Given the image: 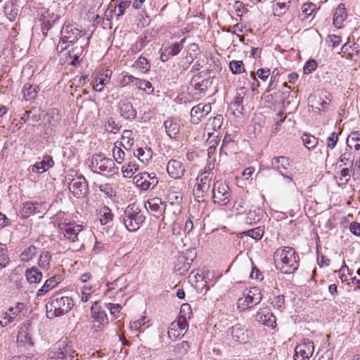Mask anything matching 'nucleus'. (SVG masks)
I'll list each match as a JSON object with an SVG mask.
<instances>
[{"instance_id": "obj_1", "label": "nucleus", "mask_w": 360, "mask_h": 360, "mask_svg": "<svg viewBox=\"0 0 360 360\" xmlns=\"http://www.w3.org/2000/svg\"><path fill=\"white\" fill-rule=\"evenodd\" d=\"M276 268L285 274H293L300 266V257L291 247L278 248L274 254Z\"/></svg>"}, {"instance_id": "obj_2", "label": "nucleus", "mask_w": 360, "mask_h": 360, "mask_svg": "<svg viewBox=\"0 0 360 360\" xmlns=\"http://www.w3.org/2000/svg\"><path fill=\"white\" fill-rule=\"evenodd\" d=\"M74 306L72 299L58 292L52 295L46 304L49 319L59 317L68 313Z\"/></svg>"}, {"instance_id": "obj_3", "label": "nucleus", "mask_w": 360, "mask_h": 360, "mask_svg": "<svg viewBox=\"0 0 360 360\" xmlns=\"http://www.w3.org/2000/svg\"><path fill=\"white\" fill-rule=\"evenodd\" d=\"M84 35V32L81 27L75 22L65 21L60 29V37L59 44L56 49L62 52L70 45L75 44Z\"/></svg>"}, {"instance_id": "obj_4", "label": "nucleus", "mask_w": 360, "mask_h": 360, "mask_svg": "<svg viewBox=\"0 0 360 360\" xmlns=\"http://www.w3.org/2000/svg\"><path fill=\"white\" fill-rule=\"evenodd\" d=\"M145 220L146 217L135 204L129 205L120 217V221L129 231H137Z\"/></svg>"}, {"instance_id": "obj_5", "label": "nucleus", "mask_w": 360, "mask_h": 360, "mask_svg": "<svg viewBox=\"0 0 360 360\" xmlns=\"http://www.w3.org/2000/svg\"><path fill=\"white\" fill-rule=\"evenodd\" d=\"M262 299L261 290L257 287L251 288L245 290L242 296L238 299L237 307L241 311H245L258 304Z\"/></svg>"}, {"instance_id": "obj_6", "label": "nucleus", "mask_w": 360, "mask_h": 360, "mask_svg": "<svg viewBox=\"0 0 360 360\" xmlns=\"http://www.w3.org/2000/svg\"><path fill=\"white\" fill-rule=\"evenodd\" d=\"M90 167L94 172H101L112 175L118 172L113 160L105 158L103 154H94L91 158Z\"/></svg>"}, {"instance_id": "obj_7", "label": "nucleus", "mask_w": 360, "mask_h": 360, "mask_svg": "<svg viewBox=\"0 0 360 360\" xmlns=\"http://www.w3.org/2000/svg\"><path fill=\"white\" fill-rule=\"evenodd\" d=\"M231 198V192L229 186L223 181H217L212 188V199L215 204L226 206Z\"/></svg>"}, {"instance_id": "obj_8", "label": "nucleus", "mask_w": 360, "mask_h": 360, "mask_svg": "<svg viewBox=\"0 0 360 360\" xmlns=\"http://www.w3.org/2000/svg\"><path fill=\"white\" fill-rule=\"evenodd\" d=\"M136 186L142 191L153 189L158 184V179L155 173L141 172L133 178Z\"/></svg>"}, {"instance_id": "obj_9", "label": "nucleus", "mask_w": 360, "mask_h": 360, "mask_svg": "<svg viewBox=\"0 0 360 360\" xmlns=\"http://www.w3.org/2000/svg\"><path fill=\"white\" fill-rule=\"evenodd\" d=\"M54 349H56V352L53 357L65 360L74 359L75 350L74 349L72 343L68 341V338L59 340L55 345Z\"/></svg>"}, {"instance_id": "obj_10", "label": "nucleus", "mask_w": 360, "mask_h": 360, "mask_svg": "<svg viewBox=\"0 0 360 360\" xmlns=\"http://www.w3.org/2000/svg\"><path fill=\"white\" fill-rule=\"evenodd\" d=\"M68 180L69 190L77 198H83L88 193V184L83 176H76L71 179L68 178Z\"/></svg>"}, {"instance_id": "obj_11", "label": "nucleus", "mask_w": 360, "mask_h": 360, "mask_svg": "<svg viewBox=\"0 0 360 360\" xmlns=\"http://www.w3.org/2000/svg\"><path fill=\"white\" fill-rule=\"evenodd\" d=\"M91 314L94 319V325L91 329L94 332L101 330L108 323L105 311L102 309L101 307H100L96 302H95L91 307Z\"/></svg>"}, {"instance_id": "obj_12", "label": "nucleus", "mask_w": 360, "mask_h": 360, "mask_svg": "<svg viewBox=\"0 0 360 360\" xmlns=\"http://www.w3.org/2000/svg\"><path fill=\"white\" fill-rule=\"evenodd\" d=\"M314 352V342L309 339H304L295 348V360H309Z\"/></svg>"}, {"instance_id": "obj_13", "label": "nucleus", "mask_w": 360, "mask_h": 360, "mask_svg": "<svg viewBox=\"0 0 360 360\" xmlns=\"http://www.w3.org/2000/svg\"><path fill=\"white\" fill-rule=\"evenodd\" d=\"M144 206L155 217L159 218L162 216L166 209V202L160 198L154 197L148 199Z\"/></svg>"}, {"instance_id": "obj_14", "label": "nucleus", "mask_w": 360, "mask_h": 360, "mask_svg": "<svg viewBox=\"0 0 360 360\" xmlns=\"http://www.w3.org/2000/svg\"><path fill=\"white\" fill-rule=\"evenodd\" d=\"M117 108L121 117L125 120H134L136 117V110L129 98L121 99L117 104Z\"/></svg>"}, {"instance_id": "obj_15", "label": "nucleus", "mask_w": 360, "mask_h": 360, "mask_svg": "<svg viewBox=\"0 0 360 360\" xmlns=\"http://www.w3.org/2000/svg\"><path fill=\"white\" fill-rule=\"evenodd\" d=\"M255 320L266 326L274 328L276 325V316L268 308L260 309L255 314Z\"/></svg>"}, {"instance_id": "obj_16", "label": "nucleus", "mask_w": 360, "mask_h": 360, "mask_svg": "<svg viewBox=\"0 0 360 360\" xmlns=\"http://www.w3.org/2000/svg\"><path fill=\"white\" fill-rule=\"evenodd\" d=\"M229 333L237 342L246 343L249 340V332L245 325L236 323L229 329Z\"/></svg>"}, {"instance_id": "obj_17", "label": "nucleus", "mask_w": 360, "mask_h": 360, "mask_svg": "<svg viewBox=\"0 0 360 360\" xmlns=\"http://www.w3.org/2000/svg\"><path fill=\"white\" fill-rule=\"evenodd\" d=\"M82 230V226L71 221L67 225H63L61 229H60V232L65 238L71 242H75L77 240L78 235Z\"/></svg>"}, {"instance_id": "obj_18", "label": "nucleus", "mask_w": 360, "mask_h": 360, "mask_svg": "<svg viewBox=\"0 0 360 360\" xmlns=\"http://www.w3.org/2000/svg\"><path fill=\"white\" fill-rule=\"evenodd\" d=\"M211 110L210 104L199 103L193 107L191 110V121L193 124H198L202 117L206 116Z\"/></svg>"}, {"instance_id": "obj_19", "label": "nucleus", "mask_w": 360, "mask_h": 360, "mask_svg": "<svg viewBox=\"0 0 360 360\" xmlns=\"http://www.w3.org/2000/svg\"><path fill=\"white\" fill-rule=\"evenodd\" d=\"M167 172L171 178L180 179L184 174L185 168L180 161L172 159L167 163Z\"/></svg>"}, {"instance_id": "obj_20", "label": "nucleus", "mask_w": 360, "mask_h": 360, "mask_svg": "<svg viewBox=\"0 0 360 360\" xmlns=\"http://www.w3.org/2000/svg\"><path fill=\"white\" fill-rule=\"evenodd\" d=\"M290 158L285 156L274 158L271 160V167L274 169L278 171L281 175L288 174V168L290 165Z\"/></svg>"}, {"instance_id": "obj_21", "label": "nucleus", "mask_w": 360, "mask_h": 360, "mask_svg": "<svg viewBox=\"0 0 360 360\" xmlns=\"http://www.w3.org/2000/svg\"><path fill=\"white\" fill-rule=\"evenodd\" d=\"M213 176V172H210L208 171L201 172L196 179V184H198V188L202 191H208Z\"/></svg>"}, {"instance_id": "obj_22", "label": "nucleus", "mask_w": 360, "mask_h": 360, "mask_svg": "<svg viewBox=\"0 0 360 360\" xmlns=\"http://www.w3.org/2000/svg\"><path fill=\"white\" fill-rule=\"evenodd\" d=\"M164 127L167 134L174 139L179 132L180 124L177 119L169 117L164 122Z\"/></svg>"}, {"instance_id": "obj_23", "label": "nucleus", "mask_w": 360, "mask_h": 360, "mask_svg": "<svg viewBox=\"0 0 360 360\" xmlns=\"http://www.w3.org/2000/svg\"><path fill=\"white\" fill-rule=\"evenodd\" d=\"M347 17L345 4H340L336 8L333 13V23L337 28H341Z\"/></svg>"}, {"instance_id": "obj_24", "label": "nucleus", "mask_w": 360, "mask_h": 360, "mask_svg": "<svg viewBox=\"0 0 360 360\" xmlns=\"http://www.w3.org/2000/svg\"><path fill=\"white\" fill-rule=\"evenodd\" d=\"M59 18L60 16L58 15H54L53 13L51 16L49 11H46L41 15V30L44 35H47L48 31L52 27L53 24L59 20Z\"/></svg>"}, {"instance_id": "obj_25", "label": "nucleus", "mask_w": 360, "mask_h": 360, "mask_svg": "<svg viewBox=\"0 0 360 360\" xmlns=\"http://www.w3.org/2000/svg\"><path fill=\"white\" fill-rule=\"evenodd\" d=\"M53 165L54 161L52 158L49 155H45L41 161L36 162L32 166V170L33 172L43 173L52 167Z\"/></svg>"}, {"instance_id": "obj_26", "label": "nucleus", "mask_w": 360, "mask_h": 360, "mask_svg": "<svg viewBox=\"0 0 360 360\" xmlns=\"http://www.w3.org/2000/svg\"><path fill=\"white\" fill-rule=\"evenodd\" d=\"M39 91V87L38 86L25 84L22 89L23 98L26 101H33L37 98Z\"/></svg>"}, {"instance_id": "obj_27", "label": "nucleus", "mask_w": 360, "mask_h": 360, "mask_svg": "<svg viewBox=\"0 0 360 360\" xmlns=\"http://www.w3.org/2000/svg\"><path fill=\"white\" fill-rule=\"evenodd\" d=\"M107 286L108 288V291L116 290L117 292H124L127 288V278L124 276H121L113 282L108 283Z\"/></svg>"}, {"instance_id": "obj_28", "label": "nucleus", "mask_w": 360, "mask_h": 360, "mask_svg": "<svg viewBox=\"0 0 360 360\" xmlns=\"http://www.w3.org/2000/svg\"><path fill=\"white\" fill-rule=\"evenodd\" d=\"M134 156L137 157L140 162L148 164L153 157V150L150 148H139L134 152Z\"/></svg>"}, {"instance_id": "obj_29", "label": "nucleus", "mask_w": 360, "mask_h": 360, "mask_svg": "<svg viewBox=\"0 0 360 360\" xmlns=\"http://www.w3.org/2000/svg\"><path fill=\"white\" fill-rule=\"evenodd\" d=\"M38 204L32 202L23 203L22 207L19 211V215L22 219H27L31 215L35 214Z\"/></svg>"}, {"instance_id": "obj_30", "label": "nucleus", "mask_w": 360, "mask_h": 360, "mask_svg": "<svg viewBox=\"0 0 360 360\" xmlns=\"http://www.w3.org/2000/svg\"><path fill=\"white\" fill-rule=\"evenodd\" d=\"M262 217V210L259 209L250 210L245 217L244 221L246 224L253 225L259 222Z\"/></svg>"}, {"instance_id": "obj_31", "label": "nucleus", "mask_w": 360, "mask_h": 360, "mask_svg": "<svg viewBox=\"0 0 360 360\" xmlns=\"http://www.w3.org/2000/svg\"><path fill=\"white\" fill-rule=\"evenodd\" d=\"M97 217L101 224L105 225L112 220L113 215L107 206H103L97 210Z\"/></svg>"}, {"instance_id": "obj_32", "label": "nucleus", "mask_w": 360, "mask_h": 360, "mask_svg": "<svg viewBox=\"0 0 360 360\" xmlns=\"http://www.w3.org/2000/svg\"><path fill=\"white\" fill-rule=\"evenodd\" d=\"M25 276L29 283H37L41 281L42 274L37 267L33 266L26 270Z\"/></svg>"}, {"instance_id": "obj_33", "label": "nucleus", "mask_w": 360, "mask_h": 360, "mask_svg": "<svg viewBox=\"0 0 360 360\" xmlns=\"http://www.w3.org/2000/svg\"><path fill=\"white\" fill-rule=\"evenodd\" d=\"M129 79L135 81L134 85L136 86L138 89L144 91L148 94H151L154 91L151 83L148 80L140 79L135 77H129Z\"/></svg>"}, {"instance_id": "obj_34", "label": "nucleus", "mask_w": 360, "mask_h": 360, "mask_svg": "<svg viewBox=\"0 0 360 360\" xmlns=\"http://www.w3.org/2000/svg\"><path fill=\"white\" fill-rule=\"evenodd\" d=\"M192 82H194L193 86L194 89L196 91L195 94L199 95L204 94L212 84L209 79L197 81V79L193 78Z\"/></svg>"}, {"instance_id": "obj_35", "label": "nucleus", "mask_w": 360, "mask_h": 360, "mask_svg": "<svg viewBox=\"0 0 360 360\" xmlns=\"http://www.w3.org/2000/svg\"><path fill=\"white\" fill-rule=\"evenodd\" d=\"M58 281L56 280V276H53L46 281L43 286L39 289L37 292L38 297L42 296L47 293L49 290L56 287Z\"/></svg>"}, {"instance_id": "obj_36", "label": "nucleus", "mask_w": 360, "mask_h": 360, "mask_svg": "<svg viewBox=\"0 0 360 360\" xmlns=\"http://www.w3.org/2000/svg\"><path fill=\"white\" fill-rule=\"evenodd\" d=\"M38 248L33 245L25 248L20 255V261L26 262L32 260L37 255Z\"/></svg>"}, {"instance_id": "obj_37", "label": "nucleus", "mask_w": 360, "mask_h": 360, "mask_svg": "<svg viewBox=\"0 0 360 360\" xmlns=\"http://www.w3.org/2000/svg\"><path fill=\"white\" fill-rule=\"evenodd\" d=\"M347 145L348 147L354 148L356 150L360 149V134L358 131H352L348 136L347 139Z\"/></svg>"}, {"instance_id": "obj_38", "label": "nucleus", "mask_w": 360, "mask_h": 360, "mask_svg": "<svg viewBox=\"0 0 360 360\" xmlns=\"http://www.w3.org/2000/svg\"><path fill=\"white\" fill-rule=\"evenodd\" d=\"M18 342L24 344L32 345L31 336L28 333V325H24L20 327L17 336Z\"/></svg>"}, {"instance_id": "obj_39", "label": "nucleus", "mask_w": 360, "mask_h": 360, "mask_svg": "<svg viewBox=\"0 0 360 360\" xmlns=\"http://www.w3.org/2000/svg\"><path fill=\"white\" fill-rule=\"evenodd\" d=\"M52 259L51 254L48 251L42 252L40 255L38 265L44 270H48L50 268V264Z\"/></svg>"}, {"instance_id": "obj_40", "label": "nucleus", "mask_w": 360, "mask_h": 360, "mask_svg": "<svg viewBox=\"0 0 360 360\" xmlns=\"http://www.w3.org/2000/svg\"><path fill=\"white\" fill-rule=\"evenodd\" d=\"M186 37H184L183 39H181L180 41L172 44L169 47H168L165 50V51L167 53L168 55L172 56L178 55L182 50L184 44L186 42Z\"/></svg>"}, {"instance_id": "obj_41", "label": "nucleus", "mask_w": 360, "mask_h": 360, "mask_svg": "<svg viewBox=\"0 0 360 360\" xmlns=\"http://www.w3.org/2000/svg\"><path fill=\"white\" fill-rule=\"evenodd\" d=\"M302 139L304 146L309 150L314 149L319 143L318 138L306 133L303 134Z\"/></svg>"}, {"instance_id": "obj_42", "label": "nucleus", "mask_w": 360, "mask_h": 360, "mask_svg": "<svg viewBox=\"0 0 360 360\" xmlns=\"http://www.w3.org/2000/svg\"><path fill=\"white\" fill-rule=\"evenodd\" d=\"M199 46L195 43H192L188 46V53L186 56L188 63L191 64L193 60L197 58L199 54Z\"/></svg>"}, {"instance_id": "obj_43", "label": "nucleus", "mask_w": 360, "mask_h": 360, "mask_svg": "<svg viewBox=\"0 0 360 360\" xmlns=\"http://www.w3.org/2000/svg\"><path fill=\"white\" fill-rule=\"evenodd\" d=\"M132 131L131 130H124L122 135V141L120 144L126 149L129 150L134 144V139L131 138Z\"/></svg>"}, {"instance_id": "obj_44", "label": "nucleus", "mask_w": 360, "mask_h": 360, "mask_svg": "<svg viewBox=\"0 0 360 360\" xmlns=\"http://www.w3.org/2000/svg\"><path fill=\"white\" fill-rule=\"evenodd\" d=\"M134 67L142 73H146L150 68V64L145 57L141 56L134 63Z\"/></svg>"}, {"instance_id": "obj_45", "label": "nucleus", "mask_w": 360, "mask_h": 360, "mask_svg": "<svg viewBox=\"0 0 360 360\" xmlns=\"http://www.w3.org/2000/svg\"><path fill=\"white\" fill-rule=\"evenodd\" d=\"M4 13L10 21H14L18 16V9L13 4H8L4 6Z\"/></svg>"}, {"instance_id": "obj_46", "label": "nucleus", "mask_w": 360, "mask_h": 360, "mask_svg": "<svg viewBox=\"0 0 360 360\" xmlns=\"http://www.w3.org/2000/svg\"><path fill=\"white\" fill-rule=\"evenodd\" d=\"M264 233V228L262 226H257L256 228L244 231L241 234L250 236L252 238L258 240L262 238Z\"/></svg>"}, {"instance_id": "obj_47", "label": "nucleus", "mask_w": 360, "mask_h": 360, "mask_svg": "<svg viewBox=\"0 0 360 360\" xmlns=\"http://www.w3.org/2000/svg\"><path fill=\"white\" fill-rule=\"evenodd\" d=\"M190 347L191 346L188 341H182L176 345L174 352L179 356H184L188 352Z\"/></svg>"}, {"instance_id": "obj_48", "label": "nucleus", "mask_w": 360, "mask_h": 360, "mask_svg": "<svg viewBox=\"0 0 360 360\" xmlns=\"http://www.w3.org/2000/svg\"><path fill=\"white\" fill-rule=\"evenodd\" d=\"M271 304L274 309L282 311L284 309L285 297L284 295H274L269 299Z\"/></svg>"}, {"instance_id": "obj_49", "label": "nucleus", "mask_w": 360, "mask_h": 360, "mask_svg": "<svg viewBox=\"0 0 360 360\" xmlns=\"http://www.w3.org/2000/svg\"><path fill=\"white\" fill-rule=\"evenodd\" d=\"M176 323H171L168 328V337L172 340L183 337L185 332L181 331L179 328H176Z\"/></svg>"}, {"instance_id": "obj_50", "label": "nucleus", "mask_w": 360, "mask_h": 360, "mask_svg": "<svg viewBox=\"0 0 360 360\" xmlns=\"http://www.w3.org/2000/svg\"><path fill=\"white\" fill-rule=\"evenodd\" d=\"M229 68L234 75L240 74L245 72L244 63L242 60H231L229 63Z\"/></svg>"}, {"instance_id": "obj_51", "label": "nucleus", "mask_w": 360, "mask_h": 360, "mask_svg": "<svg viewBox=\"0 0 360 360\" xmlns=\"http://www.w3.org/2000/svg\"><path fill=\"white\" fill-rule=\"evenodd\" d=\"M138 169L139 166L131 162H129L127 165H124L122 167L123 176L126 178H131Z\"/></svg>"}, {"instance_id": "obj_52", "label": "nucleus", "mask_w": 360, "mask_h": 360, "mask_svg": "<svg viewBox=\"0 0 360 360\" xmlns=\"http://www.w3.org/2000/svg\"><path fill=\"white\" fill-rule=\"evenodd\" d=\"M224 117L221 115H217L212 119H209L207 125L210 126L213 131H218L223 124Z\"/></svg>"}, {"instance_id": "obj_53", "label": "nucleus", "mask_w": 360, "mask_h": 360, "mask_svg": "<svg viewBox=\"0 0 360 360\" xmlns=\"http://www.w3.org/2000/svg\"><path fill=\"white\" fill-rule=\"evenodd\" d=\"M118 4L113 10H111V13L116 11V8L118 9V13L117 16L120 17L124 14L125 10L129 8L131 5V1L127 0H117Z\"/></svg>"}, {"instance_id": "obj_54", "label": "nucleus", "mask_w": 360, "mask_h": 360, "mask_svg": "<svg viewBox=\"0 0 360 360\" xmlns=\"http://www.w3.org/2000/svg\"><path fill=\"white\" fill-rule=\"evenodd\" d=\"M106 131L115 134L120 130L121 126L112 117L108 118L105 124Z\"/></svg>"}, {"instance_id": "obj_55", "label": "nucleus", "mask_w": 360, "mask_h": 360, "mask_svg": "<svg viewBox=\"0 0 360 360\" xmlns=\"http://www.w3.org/2000/svg\"><path fill=\"white\" fill-rule=\"evenodd\" d=\"M69 215L63 212H59L56 214V221L58 223V229H61L63 225H67L71 222Z\"/></svg>"}, {"instance_id": "obj_56", "label": "nucleus", "mask_w": 360, "mask_h": 360, "mask_svg": "<svg viewBox=\"0 0 360 360\" xmlns=\"http://www.w3.org/2000/svg\"><path fill=\"white\" fill-rule=\"evenodd\" d=\"M112 71L110 70H105L102 74H100L96 78V82H99L101 86L106 85L110 80L112 75Z\"/></svg>"}, {"instance_id": "obj_57", "label": "nucleus", "mask_w": 360, "mask_h": 360, "mask_svg": "<svg viewBox=\"0 0 360 360\" xmlns=\"http://www.w3.org/2000/svg\"><path fill=\"white\" fill-rule=\"evenodd\" d=\"M231 108H233L234 113L237 112L239 114H243V98L240 97V95L235 97L234 101L231 103Z\"/></svg>"}, {"instance_id": "obj_58", "label": "nucleus", "mask_w": 360, "mask_h": 360, "mask_svg": "<svg viewBox=\"0 0 360 360\" xmlns=\"http://www.w3.org/2000/svg\"><path fill=\"white\" fill-rule=\"evenodd\" d=\"M192 314L191 306L188 303L183 304L181 306L179 315L178 317L189 319Z\"/></svg>"}, {"instance_id": "obj_59", "label": "nucleus", "mask_w": 360, "mask_h": 360, "mask_svg": "<svg viewBox=\"0 0 360 360\" xmlns=\"http://www.w3.org/2000/svg\"><path fill=\"white\" fill-rule=\"evenodd\" d=\"M340 161L343 163L344 165L352 167L353 166L354 158L350 152H345L341 155Z\"/></svg>"}, {"instance_id": "obj_60", "label": "nucleus", "mask_w": 360, "mask_h": 360, "mask_svg": "<svg viewBox=\"0 0 360 360\" xmlns=\"http://www.w3.org/2000/svg\"><path fill=\"white\" fill-rule=\"evenodd\" d=\"M287 10L288 7L285 1H276L274 7V14L279 16L285 13Z\"/></svg>"}, {"instance_id": "obj_61", "label": "nucleus", "mask_w": 360, "mask_h": 360, "mask_svg": "<svg viewBox=\"0 0 360 360\" xmlns=\"http://www.w3.org/2000/svg\"><path fill=\"white\" fill-rule=\"evenodd\" d=\"M112 153H113L114 160L118 164H121L124 160L125 153L120 148L117 147L115 146L113 149Z\"/></svg>"}, {"instance_id": "obj_62", "label": "nucleus", "mask_w": 360, "mask_h": 360, "mask_svg": "<svg viewBox=\"0 0 360 360\" xmlns=\"http://www.w3.org/2000/svg\"><path fill=\"white\" fill-rule=\"evenodd\" d=\"M252 265V271L250 274V278L251 279H255L257 281H262L264 279L263 274L259 271V269L254 264V263L251 262Z\"/></svg>"}, {"instance_id": "obj_63", "label": "nucleus", "mask_w": 360, "mask_h": 360, "mask_svg": "<svg viewBox=\"0 0 360 360\" xmlns=\"http://www.w3.org/2000/svg\"><path fill=\"white\" fill-rule=\"evenodd\" d=\"M316 8V5L313 3L304 4L302 7V12L305 15L304 18L310 16Z\"/></svg>"}, {"instance_id": "obj_64", "label": "nucleus", "mask_w": 360, "mask_h": 360, "mask_svg": "<svg viewBox=\"0 0 360 360\" xmlns=\"http://www.w3.org/2000/svg\"><path fill=\"white\" fill-rule=\"evenodd\" d=\"M14 320L13 316H12L11 312H1L0 314V324L2 326H6L8 323H11Z\"/></svg>"}]
</instances>
